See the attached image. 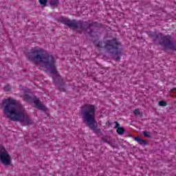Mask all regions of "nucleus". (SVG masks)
I'll use <instances>...</instances> for the list:
<instances>
[{"mask_svg":"<svg viewBox=\"0 0 176 176\" xmlns=\"http://www.w3.org/2000/svg\"><path fill=\"white\" fill-rule=\"evenodd\" d=\"M1 105L3 107V112L4 115H6L10 120L20 122L23 126L34 124V121L30 119V116L25 113L23 104H20L19 101L8 98L3 99Z\"/></svg>","mask_w":176,"mask_h":176,"instance_id":"obj_1","label":"nucleus"},{"mask_svg":"<svg viewBox=\"0 0 176 176\" xmlns=\"http://www.w3.org/2000/svg\"><path fill=\"white\" fill-rule=\"evenodd\" d=\"M58 21L72 28L73 31H76L79 34L83 32L84 35L87 36H91V38H94L96 36V31L92 28H101L102 27V23H98V22H94L92 21H76L75 19L69 20L68 18L61 16L58 19Z\"/></svg>","mask_w":176,"mask_h":176,"instance_id":"obj_2","label":"nucleus"},{"mask_svg":"<svg viewBox=\"0 0 176 176\" xmlns=\"http://www.w3.org/2000/svg\"><path fill=\"white\" fill-rule=\"evenodd\" d=\"M26 58L34 64H43L45 68L50 69L52 75H57L54 57L43 54L42 50L32 49L30 52L26 54Z\"/></svg>","mask_w":176,"mask_h":176,"instance_id":"obj_3","label":"nucleus"},{"mask_svg":"<svg viewBox=\"0 0 176 176\" xmlns=\"http://www.w3.org/2000/svg\"><path fill=\"white\" fill-rule=\"evenodd\" d=\"M81 118L83 123L92 130L98 137H102L101 129H98V123L96 120V105L85 104L80 108Z\"/></svg>","mask_w":176,"mask_h":176,"instance_id":"obj_4","label":"nucleus"},{"mask_svg":"<svg viewBox=\"0 0 176 176\" xmlns=\"http://www.w3.org/2000/svg\"><path fill=\"white\" fill-rule=\"evenodd\" d=\"M147 35L149 38H153V42L154 45L159 46H162L164 49H170V50L176 51V45L173 43V38L170 34L164 35L162 32H147Z\"/></svg>","mask_w":176,"mask_h":176,"instance_id":"obj_5","label":"nucleus"},{"mask_svg":"<svg viewBox=\"0 0 176 176\" xmlns=\"http://www.w3.org/2000/svg\"><path fill=\"white\" fill-rule=\"evenodd\" d=\"M104 50L109 53L113 60L120 61V57L123 54L122 43L118 41L117 38L107 40L104 46Z\"/></svg>","mask_w":176,"mask_h":176,"instance_id":"obj_6","label":"nucleus"},{"mask_svg":"<svg viewBox=\"0 0 176 176\" xmlns=\"http://www.w3.org/2000/svg\"><path fill=\"white\" fill-rule=\"evenodd\" d=\"M23 98V101L29 102V104L34 103V108H36V109H38L39 111H43L44 112H45V111H47V108L46 107V106L42 104V102L38 97L35 96L31 97V96H30L29 94H24Z\"/></svg>","mask_w":176,"mask_h":176,"instance_id":"obj_7","label":"nucleus"},{"mask_svg":"<svg viewBox=\"0 0 176 176\" xmlns=\"http://www.w3.org/2000/svg\"><path fill=\"white\" fill-rule=\"evenodd\" d=\"M0 162L4 166H10L12 164V157L8 151L1 152L0 154Z\"/></svg>","mask_w":176,"mask_h":176,"instance_id":"obj_8","label":"nucleus"},{"mask_svg":"<svg viewBox=\"0 0 176 176\" xmlns=\"http://www.w3.org/2000/svg\"><path fill=\"white\" fill-rule=\"evenodd\" d=\"M53 80L56 86H58L60 91H65V88H64V82H63V79L61 78V77L58 76V82H56V78L53 77Z\"/></svg>","mask_w":176,"mask_h":176,"instance_id":"obj_9","label":"nucleus"},{"mask_svg":"<svg viewBox=\"0 0 176 176\" xmlns=\"http://www.w3.org/2000/svg\"><path fill=\"white\" fill-rule=\"evenodd\" d=\"M135 141H136V142H138L140 145H148V143L146 141L141 139L139 137H135L133 138Z\"/></svg>","mask_w":176,"mask_h":176,"instance_id":"obj_10","label":"nucleus"},{"mask_svg":"<svg viewBox=\"0 0 176 176\" xmlns=\"http://www.w3.org/2000/svg\"><path fill=\"white\" fill-rule=\"evenodd\" d=\"M48 3L51 6H58V4L60 3L59 0H48Z\"/></svg>","mask_w":176,"mask_h":176,"instance_id":"obj_11","label":"nucleus"},{"mask_svg":"<svg viewBox=\"0 0 176 176\" xmlns=\"http://www.w3.org/2000/svg\"><path fill=\"white\" fill-rule=\"evenodd\" d=\"M125 131H126V130H124V128H123L122 126L117 129V133L119 135H123L124 134Z\"/></svg>","mask_w":176,"mask_h":176,"instance_id":"obj_12","label":"nucleus"},{"mask_svg":"<svg viewBox=\"0 0 176 176\" xmlns=\"http://www.w3.org/2000/svg\"><path fill=\"white\" fill-rule=\"evenodd\" d=\"M38 2L43 8H45V6H47L48 0H38Z\"/></svg>","mask_w":176,"mask_h":176,"instance_id":"obj_13","label":"nucleus"},{"mask_svg":"<svg viewBox=\"0 0 176 176\" xmlns=\"http://www.w3.org/2000/svg\"><path fill=\"white\" fill-rule=\"evenodd\" d=\"M94 44L95 45V46H96V47H99V48L102 47V42H101V41H95L94 42Z\"/></svg>","mask_w":176,"mask_h":176,"instance_id":"obj_14","label":"nucleus"},{"mask_svg":"<svg viewBox=\"0 0 176 176\" xmlns=\"http://www.w3.org/2000/svg\"><path fill=\"white\" fill-rule=\"evenodd\" d=\"M133 113L135 116H140V117L142 116V113H141V111H140V110L138 109H135L133 111Z\"/></svg>","mask_w":176,"mask_h":176,"instance_id":"obj_15","label":"nucleus"},{"mask_svg":"<svg viewBox=\"0 0 176 176\" xmlns=\"http://www.w3.org/2000/svg\"><path fill=\"white\" fill-rule=\"evenodd\" d=\"M158 104L160 107H167V102L164 100H160Z\"/></svg>","mask_w":176,"mask_h":176,"instance_id":"obj_16","label":"nucleus"},{"mask_svg":"<svg viewBox=\"0 0 176 176\" xmlns=\"http://www.w3.org/2000/svg\"><path fill=\"white\" fill-rule=\"evenodd\" d=\"M142 134L144 137H147V138H152V136H151V132L143 131Z\"/></svg>","mask_w":176,"mask_h":176,"instance_id":"obj_17","label":"nucleus"},{"mask_svg":"<svg viewBox=\"0 0 176 176\" xmlns=\"http://www.w3.org/2000/svg\"><path fill=\"white\" fill-rule=\"evenodd\" d=\"M4 90L5 91H10V90H12V87H10V85H7L4 87Z\"/></svg>","mask_w":176,"mask_h":176,"instance_id":"obj_18","label":"nucleus"},{"mask_svg":"<svg viewBox=\"0 0 176 176\" xmlns=\"http://www.w3.org/2000/svg\"><path fill=\"white\" fill-rule=\"evenodd\" d=\"M114 123L116 124V126H114V129H120V124H119V122H118V121H115Z\"/></svg>","mask_w":176,"mask_h":176,"instance_id":"obj_19","label":"nucleus"},{"mask_svg":"<svg viewBox=\"0 0 176 176\" xmlns=\"http://www.w3.org/2000/svg\"><path fill=\"white\" fill-rule=\"evenodd\" d=\"M6 151V148H5V146H3L2 144H0V155L1 152H4Z\"/></svg>","mask_w":176,"mask_h":176,"instance_id":"obj_20","label":"nucleus"},{"mask_svg":"<svg viewBox=\"0 0 176 176\" xmlns=\"http://www.w3.org/2000/svg\"><path fill=\"white\" fill-rule=\"evenodd\" d=\"M102 140L103 142H107V144H111V142L108 141V140H107V138H102Z\"/></svg>","mask_w":176,"mask_h":176,"instance_id":"obj_21","label":"nucleus"},{"mask_svg":"<svg viewBox=\"0 0 176 176\" xmlns=\"http://www.w3.org/2000/svg\"><path fill=\"white\" fill-rule=\"evenodd\" d=\"M107 124L109 126H112V123H111V122H109V121L107 122Z\"/></svg>","mask_w":176,"mask_h":176,"instance_id":"obj_22","label":"nucleus"},{"mask_svg":"<svg viewBox=\"0 0 176 176\" xmlns=\"http://www.w3.org/2000/svg\"><path fill=\"white\" fill-rule=\"evenodd\" d=\"M129 137H133V135H129Z\"/></svg>","mask_w":176,"mask_h":176,"instance_id":"obj_23","label":"nucleus"},{"mask_svg":"<svg viewBox=\"0 0 176 176\" xmlns=\"http://www.w3.org/2000/svg\"><path fill=\"white\" fill-rule=\"evenodd\" d=\"M175 90L176 91V89H175Z\"/></svg>","mask_w":176,"mask_h":176,"instance_id":"obj_24","label":"nucleus"}]
</instances>
